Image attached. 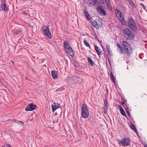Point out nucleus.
<instances>
[{
    "mask_svg": "<svg viewBox=\"0 0 147 147\" xmlns=\"http://www.w3.org/2000/svg\"><path fill=\"white\" fill-rule=\"evenodd\" d=\"M12 63H13V61H12Z\"/></svg>",
    "mask_w": 147,
    "mask_h": 147,
    "instance_id": "47",
    "label": "nucleus"
},
{
    "mask_svg": "<svg viewBox=\"0 0 147 147\" xmlns=\"http://www.w3.org/2000/svg\"><path fill=\"white\" fill-rule=\"evenodd\" d=\"M110 77L113 83H115L116 82L114 78V77L113 75V74L111 71V72Z\"/></svg>",
    "mask_w": 147,
    "mask_h": 147,
    "instance_id": "24",
    "label": "nucleus"
},
{
    "mask_svg": "<svg viewBox=\"0 0 147 147\" xmlns=\"http://www.w3.org/2000/svg\"><path fill=\"white\" fill-rule=\"evenodd\" d=\"M103 2L102 1V2L100 4H103Z\"/></svg>",
    "mask_w": 147,
    "mask_h": 147,
    "instance_id": "43",
    "label": "nucleus"
},
{
    "mask_svg": "<svg viewBox=\"0 0 147 147\" xmlns=\"http://www.w3.org/2000/svg\"><path fill=\"white\" fill-rule=\"evenodd\" d=\"M123 107L125 110V111L126 110H129V108L128 106L126 104L125 105L123 106Z\"/></svg>",
    "mask_w": 147,
    "mask_h": 147,
    "instance_id": "31",
    "label": "nucleus"
},
{
    "mask_svg": "<svg viewBox=\"0 0 147 147\" xmlns=\"http://www.w3.org/2000/svg\"><path fill=\"white\" fill-rule=\"evenodd\" d=\"M130 127L133 130L136 134H138L137 130L135 126L133 123H132V124L130 125Z\"/></svg>",
    "mask_w": 147,
    "mask_h": 147,
    "instance_id": "21",
    "label": "nucleus"
},
{
    "mask_svg": "<svg viewBox=\"0 0 147 147\" xmlns=\"http://www.w3.org/2000/svg\"><path fill=\"white\" fill-rule=\"evenodd\" d=\"M127 1L129 4L133 7H135V4L132 1V0H127Z\"/></svg>",
    "mask_w": 147,
    "mask_h": 147,
    "instance_id": "26",
    "label": "nucleus"
},
{
    "mask_svg": "<svg viewBox=\"0 0 147 147\" xmlns=\"http://www.w3.org/2000/svg\"><path fill=\"white\" fill-rule=\"evenodd\" d=\"M84 42L86 46L89 47L90 49H91V47L90 45L86 39L84 40Z\"/></svg>",
    "mask_w": 147,
    "mask_h": 147,
    "instance_id": "25",
    "label": "nucleus"
},
{
    "mask_svg": "<svg viewBox=\"0 0 147 147\" xmlns=\"http://www.w3.org/2000/svg\"><path fill=\"white\" fill-rule=\"evenodd\" d=\"M12 32L13 34L16 35H20L22 34V31L20 30H13L12 31Z\"/></svg>",
    "mask_w": 147,
    "mask_h": 147,
    "instance_id": "15",
    "label": "nucleus"
},
{
    "mask_svg": "<svg viewBox=\"0 0 147 147\" xmlns=\"http://www.w3.org/2000/svg\"><path fill=\"white\" fill-rule=\"evenodd\" d=\"M22 13L25 16H30L29 12L28 10L24 11L22 12Z\"/></svg>",
    "mask_w": 147,
    "mask_h": 147,
    "instance_id": "28",
    "label": "nucleus"
},
{
    "mask_svg": "<svg viewBox=\"0 0 147 147\" xmlns=\"http://www.w3.org/2000/svg\"><path fill=\"white\" fill-rule=\"evenodd\" d=\"M126 104L124 101L122 102H121V104L122 105V106L123 107V106L125 105Z\"/></svg>",
    "mask_w": 147,
    "mask_h": 147,
    "instance_id": "39",
    "label": "nucleus"
},
{
    "mask_svg": "<svg viewBox=\"0 0 147 147\" xmlns=\"http://www.w3.org/2000/svg\"><path fill=\"white\" fill-rule=\"evenodd\" d=\"M118 143L120 145H121L123 146L126 147L130 145L131 143V140L129 138L126 137L119 141Z\"/></svg>",
    "mask_w": 147,
    "mask_h": 147,
    "instance_id": "5",
    "label": "nucleus"
},
{
    "mask_svg": "<svg viewBox=\"0 0 147 147\" xmlns=\"http://www.w3.org/2000/svg\"><path fill=\"white\" fill-rule=\"evenodd\" d=\"M117 12V13H116L117 15L118 14V15L119 16V18H118V19L119 20V19H121V18H123V17L121 13L120 12L118 9H116L115 10V12Z\"/></svg>",
    "mask_w": 147,
    "mask_h": 147,
    "instance_id": "20",
    "label": "nucleus"
},
{
    "mask_svg": "<svg viewBox=\"0 0 147 147\" xmlns=\"http://www.w3.org/2000/svg\"><path fill=\"white\" fill-rule=\"evenodd\" d=\"M94 47L97 53L100 55H102V52L100 51V49L96 45H94Z\"/></svg>",
    "mask_w": 147,
    "mask_h": 147,
    "instance_id": "17",
    "label": "nucleus"
},
{
    "mask_svg": "<svg viewBox=\"0 0 147 147\" xmlns=\"http://www.w3.org/2000/svg\"><path fill=\"white\" fill-rule=\"evenodd\" d=\"M140 5L141 6H142L143 7V8H144V9L145 10H146V6H145L144 4H143V3H141L140 4Z\"/></svg>",
    "mask_w": 147,
    "mask_h": 147,
    "instance_id": "35",
    "label": "nucleus"
},
{
    "mask_svg": "<svg viewBox=\"0 0 147 147\" xmlns=\"http://www.w3.org/2000/svg\"><path fill=\"white\" fill-rule=\"evenodd\" d=\"M127 24L129 28L133 31L135 32L137 28L135 21L131 17L129 18L127 22Z\"/></svg>",
    "mask_w": 147,
    "mask_h": 147,
    "instance_id": "3",
    "label": "nucleus"
},
{
    "mask_svg": "<svg viewBox=\"0 0 147 147\" xmlns=\"http://www.w3.org/2000/svg\"><path fill=\"white\" fill-rule=\"evenodd\" d=\"M84 14L85 18L87 19L88 20H90V19L89 18V17H90V16L88 12L86 10H84Z\"/></svg>",
    "mask_w": 147,
    "mask_h": 147,
    "instance_id": "19",
    "label": "nucleus"
},
{
    "mask_svg": "<svg viewBox=\"0 0 147 147\" xmlns=\"http://www.w3.org/2000/svg\"><path fill=\"white\" fill-rule=\"evenodd\" d=\"M67 53L69 54L71 57H74V51L70 46L67 47V48L64 49Z\"/></svg>",
    "mask_w": 147,
    "mask_h": 147,
    "instance_id": "10",
    "label": "nucleus"
},
{
    "mask_svg": "<svg viewBox=\"0 0 147 147\" xmlns=\"http://www.w3.org/2000/svg\"><path fill=\"white\" fill-rule=\"evenodd\" d=\"M63 90H64V89H63V88L61 87V88H58L57 89V90L58 91H61Z\"/></svg>",
    "mask_w": 147,
    "mask_h": 147,
    "instance_id": "36",
    "label": "nucleus"
},
{
    "mask_svg": "<svg viewBox=\"0 0 147 147\" xmlns=\"http://www.w3.org/2000/svg\"><path fill=\"white\" fill-rule=\"evenodd\" d=\"M81 109L82 116L84 118H88L89 115V110L85 103L82 104Z\"/></svg>",
    "mask_w": 147,
    "mask_h": 147,
    "instance_id": "4",
    "label": "nucleus"
},
{
    "mask_svg": "<svg viewBox=\"0 0 147 147\" xmlns=\"http://www.w3.org/2000/svg\"><path fill=\"white\" fill-rule=\"evenodd\" d=\"M37 107V106L33 103L29 104L26 107L25 109L26 111H32L35 110Z\"/></svg>",
    "mask_w": 147,
    "mask_h": 147,
    "instance_id": "8",
    "label": "nucleus"
},
{
    "mask_svg": "<svg viewBox=\"0 0 147 147\" xmlns=\"http://www.w3.org/2000/svg\"><path fill=\"white\" fill-rule=\"evenodd\" d=\"M101 23V21L99 20L96 19L92 22V24L93 26L96 28H98V23Z\"/></svg>",
    "mask_w": 147,
    "mask_h": 147,
    "instance_id": "12",
    "label": "nucleus"
},
{
    "mask_svg": "<svg viewBox=\"0 0 147 147\" xmlns=\"http://www.w3.org/2000/svg\"><path fill=\"white\" fill-rule=\"evenodd\" d=\"M105 1L106 3H107L108 4L110 3V2L109 0H105Z\"/></svg>",
    "mask_w": 147,
    "mask_h": 147,
    "instance_id": "40",
    "label": "nucleus"
},
{
    "mask_svg": "<svg viewBox=\"0 0 147 147\" xmlns=\"http://www.w3.org/2000/svg\"><path fill=\"white\" fill-rule=\"evenodd\" d=\"M98 28L100 26H101V25H102V22L101 21V23L99 22V23H98Z\"/></svg>",
    "mask_w": 147,
    "mask_h": 147,
    "instance_id": "38",
    "label": "nucleus"
},
{
    "mask_svg": "<svg viewBox=\"0 0 147 147\" xmlns=\"http://www.w3.org/2000/svg\"><path fill=\"white\" fill-rule=\"evenodd\" d=\"M116 45L118 47L117 49L120 53L121 54L123 53L124 51L121 45L118 43H116Z\"/></svg>",
    "mask_w": 147,
    "mask_h": 147,
    "instance_id": "14",
    "label": "nucleus"
},
{
    "mask_svg": "<svg viewBox=\"0 0 147 147\" xmlns=\"http://www.w3.org/2000/svg\"><path fill=\"white\" fill-rule=\"evenodd\" d=\"M96 9L97 13L100 15L105 16L106 15V12L102 6H97Z\"/></svg>",
    "mask_w": 147,
    "mask_h": 147,
    "instance_id": "7",
    "label": "nucleus"
},
{
    "mask_svg": "<svg viewBox=\"0 0 147 147\" xmlns=\"http://www.w3.org/2000/svg\"><path fill=\"white\" fill-rule=\"evenodd\" d=\"M123 32L124 36L127 39L131 40L134 39V34L129 29L125 28Z\"/></svg>",
    "mask_w": 147,
    "mask_h": 147,
    "instance_id": "2",
    "label": "nucleus"
},
{
    "mask_svg": "<svg viewBox=\"0 0 147 147\" xmlns=\"http://www.w3.org/2000/svg\"><path fill=\"white\" fill-rule=\"evenodd\" d=\"M0 7L1 9L4 11L5 12L8 11L9 7L7 6L5 0H1Z\"/></svg>",
    "mask_w": 147,
    "mask_h": 147,
    "instance_id": "9",
    "label": "nucleus"
},
{
    "mask_svg": "<svg viewBox=\"0 0 147 147\" xmlns=\"http://www.w3.org/2000/svg\"><path fill=\"white\" fill-rule=\"evenodd\" d=\"M141 1H144V0H141Z\"/></svg>",
    "mask_w": 147,
    "mask_h": 147,
    "instance_id": "45",
    "label": "nucleus"
},
{
    "mask_svg": "<svg viewBox=\"0 0 147 147\" xmlns=\"http://www.w3.org/2000/svg\"><path fill=\"white\" fill-rule=\"evenodd\" d=\"M99 3V2L98 1L97 2V3Z\"/></svg>",
    "mask_w": 147,
    "mask_h": 147,
    "instance_id": "46",
    "label": "nucleus"
},
{
    "mask_svg": "<svg viewBox=\"0 0 147 147\" xmlns=\"http://www.w3.org/2000/svg\"><path fill=\"white\" fill-rule=\"evenodd\" d=\"M1 147H11L10 144H5L3 146H2Z\"/></svg>",
    "mask_w": 147,
    "mask_h": 147,
    "instance_id": "32",
    "label": "nucleus"
},
{
    "mask_svg": "<svg viewBox=\"0 0 147 147\" xmlns=\"http://www.w3.org/2000/svg\"><path fill=\"white\" fill-rule=\"evenodd\" d=\"M108 107L104 106V107H103L104 111H103L105 114L107 113L108 111Z\"/></svg>",
    "mask_w": 147,
    "mask_h": 147,
    "instance_id": "29",
    "label": "nucleus"
},
{
    "mask_svg": "<svg viewBox=\"0 0 147 147\" xmlns=\"http://www.w3.org/2000/svg\"><path fill=\"white\" fill-rule=\"evenodd\" d=\"M70 45L68 43V42L65 40L64 41V42L63 43V47L64 49H65L67 48V47L70 46Z\"/></svg>",
    "mask_w": 147,
    "mask_h": 147,
    "instance_id": "23",
    "label": "nucleus"
},
{
    "mask_svg": "<svg viewBox=\"0 0 147 147\" xmlns=\"http://www.w3.org/2000/svg\"><path fill=\"white\" fill-rule=\"evenodd\" d=\"M106 48L107 51L108 52L109 54L111 56H112L113 54L111 52L110 46L108 45H107L106 46Z\"/></svg>",
    "mask_w": 147,
    "mask_h": 147,
    "instance_id": "22",
    "label": "nucleus"
},
{
    "mask_svg": "<svg viewBox=\"0 0 147 147\" xmlns=\"http://www.w3.org/2000/svg\"><path fill=\"white\" fill-rule=\"evenodd\" d=\"M51 75L53 78L54 79L57 78H58V72L55 70H52L51 71Z\"/></svg>",
    "mask_w": 147,
    "mask_h": 147,
    "instance_id": "13",
    "label": "nucleus"
},
{
    "mask_svg": "<svg viewBox=\"0 0 147 147\" xmlns=\"http://www.w3.org/2000/svg\"><path fill=\"white\" fill-rule=\"evenodd\" d=\"M126 112L127 115L128 116L129 118H131V114H130V113L129 111V110H126Z\"/></svg>",
    "mask_w": 147,
    "mask_h": 147,
    "instance_id": "33",
    "label": "nucleus"
},
{
    "mask_svg": "<svg viewBox=\"0 0 147 147\" xmlns=\"http://www.w3.org/2000/svg\"><path fill=\"white\" fill-rule=\"evenodd\" d=\"M88 62L91 66H93L94 65V63L93 61L91 59V57H88Z\"/></svg>",
    "mask_w": 147,
    "mask_h": 147,
    "instance_id": "16",
    "label": "nucleus"
},
{
    "mask_svg": "<svg viewBox=\"0 0 147 147\" xmlns=\"http://www.w3.org/2000/svg\"><path fill=\"white\" fill-rule=\"evenodd\" d=\"M144 147H147V144L144 145Z\"/></svg>",
    "mask_w": 147,
    "mask_h": 147,
    "instance_id": "42",
    "label": "nucleus"
},
{
    "mask_svg": "<svg viewBox=\"0 0 147 147\" xmlns=\"http://www.w3.org/2000/svg\"><path fill=\"white\" fill-rule=\"evenodd\" d=\"M104 106L108 107V102L107 100L106 99H105L104 100Z\"/></svg>",
    "mask_w": 147,
    "mask_h": 147,
    "instance_id": "30",
    "label": "nucleus"
},
{
    "mask_svg": "<svg viewBox=\"0 0 147 147\" xmlns=\"http://www.w3.org/2000/svg\"><path fill=\"white\" fill-rule=\"evenodd\" d=\"M96 4L94 3H92L91 2L89 3V6H95Z\"/></svg>",
    "mask_w": 147,
    "mask_h": 147,
    "instance_id": "34",
    "label": "nucleus"
},
{
    "mask_svg": "<svg viewBox=\"0 0 147 147\" xmlns=\"http://www.w3.org/2000/svg\"><path fill=\"white\" fill-rule=\"evenodd\" d=\"M42 34L45 36L47 37L49 39H51L52 37V36L49 28V26H45L42 29Z\"/></svg>",
    "mask_w": 147,
    "mask_h": 147,
    "instance_id": "6",
    "label": "nucleus"
},
{
    "mask_svg": "<svg viewBox=\"0 0 147 147\" xmlns=\"http://www.w3.org/2000/svg\"><path fill=\"white\" fill-rule=\"evenodd\" d=\"M117 106L118 109H119L120 111V113H121V114L123 115L125 117L127 118V119H128L121 105H117Z\"/></svg>",
    "mask_w": 147,
    "mask_h": 147,
    "instance_id": "11",
    "label": "nucleus"
},
{
    "mask_svg": "<svg viewBox=\"0 0 147 147\" xmlns=\"http://www.w3.org/2000/svg\"><path fill=\"white\" fill-rule=\"evenodd\" d=\"M119 20L123 25L125 26L126 24L124 18H121V19H119Z\"/></svg>",
    "mask_w": 147,
    "mask_h": 147,
    "instance_id": "27",
    "label": "nucleus"
},
{
    "mask_svg": "<svg viewBox=\"0 0 147 147\" xmlns=\"http://www.w3.org/2000/svg\"><path fill=\"white\" fill-rule=\"evenodd\" d=\"M10 121L12 122L13 123V122H16V121L14 119H12Z\"/></svg>",
    "mask_w": 147,
    "mask_h": 147,
    "instance_id": "41",
    "label": "nucleus"
},
{
    "mask_svg": "<svg viewBox=\"0 0 147 147\" xmlns=\"http://www.w3.org/2000/svg\"><path fill=\"white\" fill-rule=\"evenodd\" d=\"M17 121L18 122H17V123L20 124V123H19V122H20V123H21V124H22L23 125H24V123L23 121Z\"/></svg>",
    "mask_w": 147,
    "mask_h": 147,
    "instance_id": "37",
    "label": "nucleus"
},
{
    "mask_svg": "<svg viewBox=\"0 0 147 147\" xmlns=\"http://www.w3.org/2000/svg\"><path fill=\"white\" fill-rule=\"evenodd\" d=\"M59 105L58 103L57 104V105H52V110L53 112L56 110L57 108L59 107Z\"/></svg>",
    "mask_w": 147,
    "mask_h": 147,
    "instance_id": "18",
    "label": "nucleus"
},
{
    "mask_svg": "<svg viewBox=\"0 0 147 147\" xmlns=\"http://www.w3.org/2000/svg\"><path fill=\"white\" fill-rule=\"evenodd\" d=\"M55 115H57V113H55Z\"/></svg>",
    "mask_w": 147,
    "mask_h": 147,
    "instance_id": "44",
    "label": "nucleus"
},
{
    "mask_svg": "<svg viewBox=\"0 0 147 147\" xmlns=\"http://www.w3.org/2000/svg\"><path fill=\"white\" fill-rule=\"evenodd\" d=\"M121 44L123 46L124 53L127 55L132 53V51L130 45L126 41H123L121 42Z\"/></svg>",
    "mask_w": 147,
    "mask_h": 147,
    "instance_id": "1",
    "label": "nucleus"
}]
</instances>
